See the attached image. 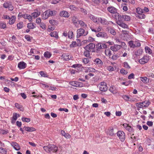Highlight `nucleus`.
<instances>
[{
	"instance_id": "obj_21",
	"label": "nucleus",
	"mask_w": 154,
	"mask_h": 154,
	"mask_svg": "<svg viewBox=\"0 0 154 154\" xmlns=\"http://www.w3.org/2000/svg\"><path fill=\"white\" fill-rule=\"evenodd\" d=\"M11 145L17 150H19L20 149V146L16 142L12 143Z\"/></svg>"
},
{
	"instance_id": "obj_38",
	"label": "nucleus",
	"mask_w": 154,
	"mask_h": 154,
	"mask_svg": "<svg viewBox=\"0 0 154 154\" xmlns=\"http://www.w3.org/2000/svg\"><path fill=\"white\" fill-rule=\"evenodd\" d=\"M143 52V50L141 49H140L135 51L134 54L136 55L139 56L142 54Z\"/></svg>"
},
{
	"instance_id": "obj_3",
	"label": "nucleus",
	"mask_w": 154,
	"mask_h": 154,
	"mask_svg": "<svg viewBox=\"0 0 154 154\" xmlns=\"http://www.w3.org/2000/svg\"><path fill=\"white\" fill-rule=\"evenodd\" d=\"M77 37L79 38L81 35L85 36L87 35L88 33V32L87 31L85 32L84 29L81 28L77 30Z\"/></svg>"
},
{
	"instance_id": "obj_26",
	"label": "nucleus",
	"mask_w": 154,
	"mask_h": 154,
	"mask_svg": "<svg viewBox=\"0 0 154 154\" xmlns=\"http://www.w3.org/2000/svg\"><path fill=\"white\" fill-rule=\"evenodd\" d=\"M92 31L94 32H100L102 29V27L101 26H99L98 27L95 28H91Z\"/></svg>"
},
{
	"instance_id": "obj_43",
	"label": "nucleus",
	"mask_w": 154,
	"mask_h": 154,
	"mask_svg": "<svg viewBox=\"0 0 154 154\" xmlns=\"http://www.w3.org/2000/svg\"><path fill=\"white\" fill-rule=\"evenodd\" d=\"M117 15L118 17V21H123V18L122 16H123V15H121L119 14L118 13H116V16Z\"/></svg>"
},
{
	"instance_id": "obj_6",
	"label": "nucleus",
	"mask_w": 154,
	"mask_h": 154,
	"mask_svg": "<svg viewBox=\"0 0 154 154\" xmlns=\"http://www.w3.org/2000/svg\"><path fill=\"white\" fill-rule=\"evenodd\" d=\"M149 59V56H145L139 60V62L141 64H144L147 63Z\"/></svg>"
},
{
	"instance_id": "obj_8",
	"label": "nucleus",
	"mask_w": 154,
	"mask_h": 154,
	"mask_svg": "<svg viewBox=\"0 0 154 154\" xmlns=\"http://www.w3.org/2000/svg\"><path fill=\"white\" fill-rule=\"evenodd\" d=\"M107 135L109 136H112L115 135L114 129L113 127H109L106 132Z\"/></svg>"
},
{
	"instance_id": "obj_60",
	"label": "nucleus",
	"mask_w": 154,
	"mask_h": 154,
	"mask_svg": "<svg viewBox=\"0 0 154 154\" xmlns=\"http://www.w3.org/2000/svg\"><path fill=\"white\" fill-rule=\"evenodd\" d=\"M87 69H88V71L89 72H94L95 71V69L93 68L87 67Z\"/></svg>"
},
{
	"instance_id": "obj_55",
	"label": "nucleus",
	"mask_w": 154,
	"mask_h": 154,
	"mask_svg": "<svg viewBox=\"0 0 154 154\" xmlns=\"http://www.w3.org/2000/svg\"><path fill=\"white\" fill-rule=\"evenodd\" d=\"M72 22L74 24H75V23H78L79 20H78V19L75 17H73L72 18Z\"/></svg>"
},
{
	"instance_id": "obj_7",
	"label": "nucleus",
	"mask_w": 154,
	"mask_h": 154,
	"mask_svg": "<svg viewBox=\"0 0 154 154\" xmlns=\"http://www.w3.org/2000/svg\"><path fill=\"white\" fill-rule=\"evenodd\" d=\"M117 135L122 141H123L125 140V134L123 131H118L117 133Z\"/></svg>"
},
{
	"instance_id": "obj_2",
	"label": "nucleus",
	"mask_w": 154,
	"mask_h": 154,
	"mask_svg": "<svg viewBox=\"0 0 154 154\" xmlns=\"http://www.w3.org/2000/svg\"><path fill=\"white\" fill-rule=\"evenodd\" d=\"M129 46L130 48H135L140 47V43L139 41L137 40H136L135 41H131L128 42Z\"/></svg>"
},
{
	"instance_id": "obj_58",
	"label": "nucleus",
	"mask_w": 154,
	"mask_h": 154,
	"mask_svg": "<svg viewBox=\"0 0 154 154\" xmlns=\"http://www.w3.org/2000/svg\"><path fill=\"white\" fill-rule=\"evenodd\" d=\"M83 62L85 64H87L89 62L88 59L87 58H85L82 59Z\"/></svg>"
},
{
	"instance_id": "obj_36",
	"label": "nucleus",
	"mask_w": 154,
	"mask_h": 154,
	"mask_svg": "<svg viewBox=\"0 0 154 154\" xmlns=\"http://www.w3.org/2000/svg\"><path fill=\"white\" fill-rule=\"evenodd\" d=\"M15 107L18 109H19L21 111H23L24 109L22 106L17 103H16L15 104Z\"/></svg>"
},
{
	"instance_id": "obj_27",
	"label": "nucleus",
	"mask_w": 154,
	"mask_h": 154,
	"mask_svg": "<svg viewBox=\"0 0 154 154\" xmlns=\"http://www.w3.org/2000/svg\"><path fill=\"white\" fill-rule=\"evenodd\" d=\"M94 62L95 64L99 65H102L103 64L102 61L99 58H97L94 60Z\"/></svg>"
},
{
	"instance_id": "obj_40",
	"label": "nucleus",
	"mask_w": 154,
	"mask_h": 154,
	"mask_svg": "<svg viewBox=\"0 0 154 154\" xmlns=\"http://www.w3.org/2000/svg\"><path fill=\"white\" fill-rule=\"evenodd\" d=\"M150 103L148 101L145 100L141 102L143 107H147L150 104Z\"/></svg>"
},
{
	"instance_id": "obj_39",
	"label": "nucleus",
	"mask_w": 154,
	"mask_h": 154,
	"mask_svg": "<svg viewBox=\"0 0 154 154\" xmlns=\"http://www.w3.org/2000/svg\"><path fill=\"white\" fill-rule=\"evenodd\" d=\"M140 80L144 83L146 84L148 82V80L147 81L148 79L146 77H140Z\"/></svg>"
},
{
	"instance_id": "obj_35",
	"label": "nucleus",
	"mask_w": 154,
	"mask_h": 154,
	"mask_svg": "<svg viewBox=\"0 0 154 154\" xmlns=\"http://www.w3.org/2000/svg\"><path fill=\"white\" fill-rule=\"evenodd\" d=\"M17 113H14L13 114V116L11 120V123H14L17 120Z\"/></svg>"
},
{
	"instance_id": "obj_33",
	"label": "nucleus",
	"mask_w": 154,
	"mask_h": 154,
	"mask_svg": "<svg viewBox=\"0 0 154 154\" xmlns=\"http://www.w3.org/2000/svg\"><path fill=\"white\" fill-rule=\"evenodd\" d=\"M27 27L29 29H33L35 27V24L33 23H28L27 24Z\"/></svg>"
},
{
	"instance_id": "obj_59",
	"label": "nucleus",
	"mask_w": 154,
	"mask_h": 154,
	"mask_svg": "<svg viewBox=\"0 0 154 154\" xmlns=\"http://www.w3.org/2000/svg\"><path fill=\"white\" fill-rule=\"evenodd\" d=\"M94 41V39L93 38L91 37H89L86 41L88 42H93Z\"/></svg>"
},
{
	"instance_id": "obj_28",
	"label": "nucleus",
	"mask_w": 154,
	"mask_h": 154,
	"mask_svg": "<svg viewBox=\"0 0 154 154\" xmlns=\"http://www.w3.org/2000/svg\"><path fill=\"white\" fill-rule=\"evenodd\" d=\"M48 11H45L42 15V17L43 19H46L49 17Z\"/></svg>"
},
{
	"instance_id": "obj_64",
	"label": "nucleus",
	"mask_w": 154,
	"mask_h": 154,
	"mask_svg": "<svg viewBox=\"0 0 154 154\" xmlns=\"http://www.w3.org/2000/svg\"><path fill=\"white\" fill-rule=\"evenodd\" d=\"M6 25L3 23H0V27L3 29H4L6 28Z\"/></svg>"
},
{
	"instance_id": "obj_1",
	"label": "nucleus",
	"mask_w": 154,
	"mask_h": 154,
	"mask_svg": "<svg viewBox=\"0 0 154 154\" xmlns=\"http://www.w3.org/2000/svg\"><path fill=\"white\" fill-rule=\"evenodd\" d=\"M44 150L47 152L51 153L52 152L56 153L58 148L54 145L49 144L43 147Z\"/></svg>"
},
{
	"instance_id": "obj_32",
	"label": "nucleus",
	"mask_w": 154,
	"mask_h": 154,
	"mask_svg": "<svg viewBox=\"0 0 154 154\" xmlns=\"http://www.w3.org/2000/svg\"><path fill=\"white\" fill-rule=\"evenodd\" d=\"M123 125L126 129L128 130L129 131L131 132L133 131V129L132 128L128 125L127 124H125V125L124 124Z\"/></svg>"
},
{
	"instance_id": "obj_25",
	"label": "nucleus",
	"mask_w": 154,
	"mask_h": 154,
	"mask_svg": "<svg viewBox=\"0 0 154 154\" xmlns=\"http://www.w3.org/2000/svg\"><path fill=\"white\" fill-rule=\"evenodd\" d=\"M123 99L126 101H129L131 102L136 101V99L131 98L132 97H123Z\"/></svg>"
},
{
	"instance_id": "obj_47",
	"label": "nucleus",
	"mask_w": 154,
	"mask_h": 154,
	"mask_svg": "<svg viewBox=\"0 0 154 154\" xmlns=\"http://www.w3.org/2000/svg\"><path fill=\"white\" fill-rule=\"evenodd\" d=\"M39 25L43 30H45L46 29V26L45 23L42 22Z\"/></svg>"
},
{
	"instance_id": "obj_42",
	"label": "nucleus",
	"mask_w": 154,
	"mask_h": 154,
	"mask_svg": "<svg viewBox=\"0 0 154 154\" xmlns=\"http://www.w3.org/2000/svg\"><path fill=\"white\" fill-rule=\"evenodd\" d=\"M123 18V20L129 21L131 20V17L127 15H124L122 16Z\"/></svg>"
},
{
	"instance_id": "obj_57",
	"label": "nucleus",
	"mask_w": 154,
	"mask_h": 154,
	"mask_svg": "<svg viewBox=\"0 0 154 154\" xmlns=\"http://www.w3.org/2000/svg\"><path fill=\"white\" fill-rule=\"evenodd\" d=\"M36 50L35 49L32 48L31 49L30 52L29 53V55H32V54H35Z\"/></svg>"
},
{
	"instance_id": "obj_5",
	"label": "nucleus",
	"mask_w": 154,
	"mask_h": 154,
	"mask_svg": "<svg viewBox=\"0 0 154 154\" xmlns=\"http://www.w3.org/2000/svg\"><path fill=\"white\" fill-rule=\"evenodd\" d=\"M95 48V45L94 44L91 43L87 45L84 48L86 50H88L92 52L94 51V49Z\"/></svg>"
},
{
	"instance_id": "obj_56",
	"label": "nucleus",
	"mask_w": 154,
	"mask_h": 154,
	"mask_svg": "<svg viewBox=\"0 0 154 154\" xmlns=\"http://www.w3.org/2000/svg\"><path fill=\"white\" fill-rule=\"evenodd\" d=\"M73 33L72 31H69L68 33V37L69 38H72Z\"/></svg>"
},
{
	"instance_id": "obj_51",
	"label": "nucleus",
	"mask_w": 154,
	"mask_h": 154,
	"mask_svg": "<svg viewBox=\"0 0 154 154\" xmlns=\"http://www.w3.org/2000/svg\"><path fill=\"white\" fill-rule=\"evenodd\" d=\"M123 66L125 68L127 69H129L130 68V66H129L128 63L126 62H124Z\"/></svg>"
},
{
	"instance_id": "obj_16",
	"label": "nucleus",
	"mask_w": 154,
	"mask_h": 154,
	"mask_svg": "<svg viewBox=\"0 0 154 154\" xmlns=\"http://www.w3.org/2000/svg\"><path fill=\"white\" fill-rule=\"evenodd\" d=\"M96 36L98 37H101V38H106L108 37V36L106 33L105 32H98L96 35Z\"/></svg>"
},
{
	"instance_id": "obj_53",
	"label": "nucleus",
	"mask_w": 154,
	"mask_h": 154,
	"mask_svg": "<svg viewBox=\"0 0 154 154\" xmlns=\"http://www.w3.org/2000/svg\"><path fill=\"white\" fill-rule=\"evenodd\" d=\"M119 57L118 54H116L115 55H113L112 57V59L113 60H117Z\"/></svg>"
},
{
	"instance_id": "obj_34",
	"label": "nucleus",
	"mask_w": 154,
	"mask_h": 154,
	"mask_svg": "<svg viewBox=\"0 0 154 154\" xmlns=\"http://www.w3.org/2000/svg\"><path fill=\"white\" fill-rule=\"evenodd\" d=\"M63 56L64 59L66 60H69L72 58L71 55L68 54H64Z\"/></svg>"
},
{
	"instance_id": "obj_29",
	"label": "nucleus",
	"mask_w": 154,
	"mask_h": 154,
	"mask_svg": "<svg viewBox=\"0 0 154 154\" xmlns=\"http://www.w3.org/2000/svg\"><path fill=\"white\" fill-rule=\"evenodd\" d=\"M50 35L52 37H54L56 39H57L58 38V33L56 31H53L51 32Z\"/></svg>"
},
{
	"instance_id": "obj_24",
	"label": "nucleus",
	"mask_w": 154,
	"mask_h": 154,
	"mask_svg": "<svg viewBox=\"0 0 154 154\" xmlns=\"http://www.w3.org/2000/svg\"><path fill=\"white\" fill-rule=\"evenodd\" d=\"M41 14L40 11H37V12L33 13L31 14L32 17H33L34 18H35L39 16Z\"/></svg>"
},
{
	"instance_id": "obj_22",
	"label": "nucleus",
	"mask_w": 154,
	"mask_h": 154,
	"mask_svg": "<svg viewBox=\"0 0 154 154\" xmlns=\"http://www.w3.org/2000/svg\"><path fill=\"white\" fill-rule=\"evenodd\" d=\"M9 24L10 25L13 24L16 20V17L15 16H12L11 18L10 17V19H9Z\"/></svg>"
},
{
	"instance_id": "obj_12",
	"label": "nucleus",
	"mask_w": 154,
	"mask_h": 154,
	"mask_svg": "<svg viewBox=\"0 0 154 154\" xmlns=\"http://www.w3.org/2000/svg\"><path fill=\"white\" fill-rule=\"evenodd\" d=\"M70 84L72 86L76 87H81L83 86V84L82 83L78 82L73 81L70 82Z\"/></svg>"
},
{
	"instance_id": "obj_4",
	"label": "nucleus",
	"mask_w": 154,
	"mask_h": 154,
	"mask_svg": "<svg viewBox=\"0 0 154 154\" xmlns=\"http://www.w3.org/2000/svg\"><path fill=\"white\" fill-rule=\"evenodd\" d=\"M100 90L102 91H105L107 90L108 87L106 84L104 82H102L98 85Z\"/></svg>"
},
{
	"instance_id": "obj_50",
	"label": "nucleus",
	"mask_w": 154,
	"mask_h": 154,
	"mask_svg": "<svg viewBox=\"0 0 154 154\" xmlns=\"http://www.w3.org/2000/svg\"><path fill=\"white\" fill-rule=\"evenodd\" d=\"M17 27L18 29H20L23 27V22H20L17 24Z\"/></svg>"
},
{
	"instance_id": "obj_15",
	"label": "nucleus",
	"mask_w": 154,
	"mask_h": 154,
	"mask_svg": "<svg viewBox=\"0 0 154 154\" xmlns=\"http://www.w3.org/2000/svg\"><path fill=\"white\" fill-rule=\"evenodd\" d=\"M27 65L26 63L24 62H20L18 64V67L21 69H23L26 68Z\"/></svg>"
},
{
	"instance_id": "obj_45",
	"label": "nucleus",
	"mask_w": 154,
	"mask_h": 154,
	"mask_svg": "<svg viewBox=\"0 0 154 154\" xmlns=\"http://www.w3.org/2000/svg\"><path fill=\"white\" fill-rule=\"evenodd\" d=\"M136 12L139 14L143 13V10L140 8H137L136 9Z\"/></svg>"
},
{
	"instance_id": "obj_11",
	"label": "nucleus",
	"mask_w": 154,
	"mask_h": 154,
	"mask_svg": "<svg viewBox=\"0 0 154 154\" xmlns=\"http://www.w3.org/2000/svg\"><path fill=\"white\" fill-rule=\"evenodd\" d=\"M20 14H21L20 13L18 15L19 17H21L24 18V19H27L30 22H31L32 21V16L28 14H23L22 15H20Z\"/></svg>"
},
{
	"instance_id": "obj_23",
	"label": "nucleus",
	"mask_w": 154,
	"mask_h": 154,
	"mask_svg": "<svg viewBox=\"0 0 154 154\" xmlns=\"http://www.w3.org/2000/svg\"><path fill=\"white\" fill-rule=\"evenodd\" d=\"M61 134L62 136H64L66 138H70L71 137V135L68 133H65V131L63 130H61Z\"/></svg>"
},
{
	"instance_id": "obj_52",
	"label": "nucleus",
	"mask_w": 154,
	"mask_h": 154,
	"mask_svg": "<svg viewBox=\"0 0 154 154\" xmlns=\"http://www.w3.org/2000/svg\"><path fill=\"white\" fill-rule=\"evenodd\" d=\"M22 120L23 122H29L30 121V119L25 117L22 118Z\"/></svg>"
},
{
	"instance_id": "obj_54",
	"label": "nucleus",
	"mask_w": 154,
	"mask_h": 154,
	"mask_svg": "<svg viewBox=\"0 0 154 154\" xmlns=\"http://www.w3.org/2000/svg\"><path fill=\"white\" fill-rule=\"evenodd\" d=\"M89 51H89L88 50H86L84 52V55L86 57H89L90 56Z\"/></svg>"
},
{
	"instance_id": "obj_30",
	"label": "nucleus",
	"mask_w": 154,
	"mask_h": 154,
	"mask_svg": "<svg viewBox=\"0 0 154 154\" xmlns=\"http://www.w3.org/2000/svg\"><path fill=\"white\" fill-rule=\"evenodd\" d=\"M25 130L28 131H35V129L33 127H28L25 126L23 128Z\"/></svg>"
},
{
	"instance_id": "obj_10",
	"label": "nucleus",
	"mask_w": 154,
	"mask_h": 154,
	"mask_svg": "<svg viewBox=\"0 0 154 154\" xmlns=\"http://www.w3.org/2000/svg\"><path fill=\"white\" fill-rule=\"evenodd\" d=\"M121 48L120 45H114L110 47V49L112 51L116 52L119 50Z\"/></svg>"
},
{
	"instance_id": "obj_9",
	"label": "nucleus",
	"mask_w": 154,
	"mask_h": 154,
	"mask_svg": "<svg viewBox=\"0 0 154 154\" xmlns=\"http://www.w3.org/2000/svg\"><path fill=\"white\" fill-rule=\"evenodd\" d=\"M107 11L111 14H115L117 12V9L112 6H110L107 7Z\"/></svg>"
},
{
	"instance_id": "obj_44",
	"label": "nucleus",
	"mask_w": 154,
	"mask_h": 154,
	"mask_svg": "<svg viewBox=\"0 0 154 154\" xmlns=\"http://www.w3.org/2000/svg\"><path fill=\"white\" fill-rule=\"evenodd\" d=\"M145 49L146 53H147L149 54H151L152 53V50L148 47L146 46L145 47Z\"/></svg>"
},
{
	"instance_id": "obj_37",
	"label": "nucleus",
	"mask_w": 154,
	"mask_h": 154,
	"mask_svg": "<svg viewBox=\"0 0 154 154\" xmlns=\"http://www.w3.org/2000/svg\"><path fill=\"white\" fill-rule=\"evenodd\" d=\"M44 56L46 58H49L51 56V54L50 52L47 51L44 53Z\"/></svg>"
},
{
	"instance_id": "obj_63",
	"label": "nucleus",
	"mask_w": 154,
	"mask_h": 154,
	"mask_svg": "<svg viewBox=\"0 0 154 154\" xmlns=\"http://www.w3.org/2000/svg\"><path fill=\"white\" fill-rule=\"evenodd\" d=\"M8 133V131H7L0 129V134H7Z\"/></svg>"
},
{
	"instance_id": "obj_14",
	"label": "nucleus",
	"mask_w": 154,
	"mask_h": 154,
	"mask_svg": "<svg viewBox=\"0 0 154 154\" xmlns=\"http://www.w3.org/2000/svg\"><path fill=\"white\" fill-rule=\"evenodd\" d=\"M122 36L123 39L125 40H127L128 38L129 37V35L128 34V32L126 30H123L122 31Z\"/></svg>"
},
{
	"instance_id": "obj_46",
	"label": "nucleus",
	"mask_w": 154,
	"mask_h": 154,
	"mask_svg": "<svg viewBox=\"0 0 154 154\" xmlns=\"http://www.w3.org/2000/svg\"><path fill=\"white\" fill-rule=\"evenodd\" d=\"M66 7L67 8H69L68 7ZM69 8L71 11H76L78 9V8L73 5H70L69 6Z\"/></svg>"
},
{
	"instance_id": "obj_19",
	"label": "nucleus",
	"mask_w": 154,
	"mask_h": 154,
	"mask_svg": "<svg viewBox=\"0 0 154 154\" xmlns=\"http://www.w3.org/2000/svg\"><path fill=\"white\" fill-rule=\"evenodd\" d=\"M98 21L100 22L103 25H106L108 24V21L105 18H102L101 17L98 18Z\"/></svg>"
},
{
	"instance_id": "obj_41",
	"label": "nucleus",
	"mask_w": 154,
	"mask_h": 154,
	"mask_svg": "<svg viewBox=\"0 0 154 154\" xmlns=\"http://www.w3.org/2000/svg\"><path fill=\"white\" fill-rule=\"evenodd\" d=\"M105 52L106 56L110 57L112 55V52L109 49L105 50Z\"/></svg>"
},
{
	"instance_id": "obj_49",
	"label": "nucleus",
	"mask_w": 154,
	"mask_h": 154,
	"mask_svg": "<svg viewBox=\"0 0 154 154\" xmlns=\"http://www.w3.org/2000/svg\"><path fill=\"white\" fill-rule=\"evenodd\" d=\"M45 86V87H47L48 88V89L50 90H51L52 91L56 90L57 88L56 87L52 86H49L48 85H46L45 84H43Z\"/></svg>"
},
{
	"instance_id": "obj_61",
	"label": "nucleus",
	"mask_w": 154,
	"mask_h": 154,
	"mask_svg": "<svg viewBox=\"0 0 154 154\" xmlns=\"http://www.w3.org/2000/svg\"><path fill=\"white\" fill-rule=\"evenodd\" d=\"M76 42H73L70 45V47L71 48H74L76 46Z\"/></svg>"
},
{
	"instance_id": "obj_13",
	"label": "nucleus",
	"mask_w": 154,
	"mask_h": 154,
	"mask_svg": "<svg viewBox=\"0 0 154 154\" xmlns=\"http://www.w3.org/2000/svg\"><path fill=\"white\" fill-rule=\"evenodd\" d=\"M116 23L118 25H119L121 27L125 29H129L128 26V25L125 24V23L122 22L120 21H117Z\"/></svg>"
},
{
	"instance_id": "obj_18",
	"label": "nucleus",
	"mask_w": 154,
	"mask_h": 154,
	"mask_svg": "<svg viewBox=\"0 0 154 154\" xmlns=\"http://www.w3.org/2000/svg\"><path fill=\"white\" fill-rule=\"evenodd\" d=\"M88 17L90 19L95 23H97L98 20V18L96 17L94 15L91 14H89Z\"/></svg>"
},
{
	"instance_id": "obj_31",
	"label": "nucleus",
	"mask_w": 154,
	"mask_h": 154,
	"mask_svg": "<svg viewBox=\"0 0 154 154\" xmlns=\"http://www.w3.org/2000/svg\"><path fill=\"white\" fill-rule=\"evenodd\" d=\"M47 11L49 17L55 15L57 13V11H52L50 10H48Z\"/></svg>"
},
{
	"instance_id": "obj_17",
	"label": "nucleus",
	"mask_w": 154,
	"mask_h": 154,
	"mask_svg": "<svg viewBox=\"0 0 154 154\" xmlns=\"http://www.w3.org/2000/svg\"><path fill=\"white\" fill-rule=\"evenodd\" d=\"M60 15L61 17L68 18L69 16V14L66 11H63L60 12Z\"/></svg>"
},
{
	"instance_id": "obj_20",
	"label": "nucleus",
	"mask_w": 154,
	"mask_h": 154,
	"mask_svg": "<svg viewBox=\"0 0 154 154\" xmlns=\"http://www.w3.org/2000/svg\"><path fill=\"white\" fill-rule=\"evenodd\" d=\"M96 47L98 49L104 48L106 47V45L103 43H98L96 45Z\"/></svg>"
},
{
	"instance_id": "obj_48",
	"label": "nucleus",
	"mask_w": 154,
	"mask_h": 154,
	"mask_svg": "<svg viewBox=\"0 0 154 154\" xmlns=\"http://www.w3.org/2000/svg\"><path fill=\"white\" fill-rule=\"evenodd\" d=\"M137 17H138L140 19H144L145 18L146 16L143 13L137 15L136 16Z\"/></svg>"
},
{
	"instance_id": "obj_62",
	"label": "nucleus",
	"mask_w": 154,
	"mask_h": 154,
	"mask_svg": "<svg viewBox=\"0 0 154 154\" xmlns=\"http://www.w3.org/2000/svg\"><path fill=\"white\" fill-rule=\"evenodd\" d=\"M120 72L122 74L124 75H126L128 73V72L125 70L124 69H121L120 71Z\"/></svg>"
}]
</instances>
